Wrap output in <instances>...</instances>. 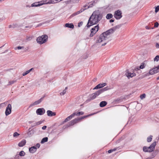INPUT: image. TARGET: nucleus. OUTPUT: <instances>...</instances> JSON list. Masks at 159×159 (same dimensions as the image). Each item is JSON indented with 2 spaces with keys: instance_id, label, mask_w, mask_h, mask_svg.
I'll use <instances>...</instances> for the list:
<instances>
[{
  "instance_id": "c9c22d12",
  "label": "nucleus",
  "mask_w": 159,
  "mask_h": 159,
  "mask_svg": "<svg viewBox=\"0 0 159 159\" xmlns=\"http://www.w3.org/2000/svg\"><path fill=\"white\" fill-rule=\"evenodd\" d=\"M6 104L5 102L2 103L0 104V109L2 107H4L5 106Z\"/></svg>"
},
{
  "instance_id": "4468645a",
  "label": "nucleus",
  "mask_w": 159,
  "mask_h": 159,
  "mask_svg": "<svg viewBox=\"0 0 159 159\" xmlns=\"http://www.w3.org/2000/svg\"><path fill=\"white\" fill-rule=\"evenodd\" d=\"M45 3L47 4H55L60 2L59 0H45Z\"/></svg>"
},
{
  "instance_id": "9b49d317",
  "label": "nucleus",
  "mask_w": 159,
  "mask_h": 159,
  "mask_svg": "<svg viewBox=\"0 0 159 159\" xmlns=\"http://www.w3.org/2000/svg\"><path fill=\"white\" fill-rule=\"evenodd\" d=\"M96 2L97 1L95 2V1H92L89 3L88 6L85 5L83 7L84 8H85L86 9H88L89 7H93V6H94Z\"/></svg>"
},
{
  "instance_id": "6e6d98bb",
  "label": "nucleus",
  "mask_w": 159,
  "mask_h": 159,
  "mask_svg": "<svg viewBox=\"0 0 159 159\" xmlns=\"http://www.w3.org/2000/svg\"><path fill=\"white\" fill-rule=\"evenodd\" d=\"M114 21V20L113 19H111L110 20V22H113Z\"/></svg>"
},
{
  "instance_id": "5fc2aeb1",
  "label": "nucleus",
  "mask_w": 159,
  "mask_h": 159,
  "mask_svg": "<svg viewBox=\"0 0 159 159\" xmlns=\"http://www.w3.org/2000/svg\"><path fill=\"white\" fill-rule=\"evenodd\" d=\"M33 69V68H32L31 69H30L29 70H28V71L30 73L31 71Z\"/></svg>"
},
{
  "instance_id": "8fccbe9b",
  "label": "nucleus",
  "mask_w": 159,
  "mask_h": 159,
  "mask_svg": "<svg viewBox=\"0 0 159 159\" xmlns=\"http://www.w3.org/2000/svg\"><path fill=\"white\" fill-rule=\"evenodd\" d=\"M47 128V126H43L42 127V129L43 130H44L45 129H46Z\"/></svg>"
},
{
  "instance_id": "774afa93",
  "label": "nucleus",
  "mask_w": 159,
  "mask_h": 159,
  "mask_svg": "<svg viewBox=\"0 0 159 159\" xmlns=\"http://www.w3.org/2000/svg\"><path fill=\"white\" fill-rule=\"evenodd\" d=\"M29 123H30L31 122V121H29Z\"/></svg>"
},
{
  "instance_id": "0eeeda50",
  "label": "nucleus",
  "mask_w": 159,
  "mask_h": 159,
  "mask_svg": "<svg viewBox=\"0 0 159 159\" xmlns=\"http://www.w3.org/2000/svg\"><path fill=\"white\" fill-rule=\"evenodd\" d=\"M122 12L119 10L116 11L114 14V16L117 20L120 19L122 17Z\"/></svg>"
},
{
  "instance_id": "09e8293b",
  "label": "nucleus",
  "mask_w": 159,
  "mask_h": 159,
  "mask_svg": "<svg viewBox=\"0 0 159 159\" xmlns=\"http://www.w3.org/2000/svg\"><path fill=\"white\" fill-rule=\"evenodd\" d=\"M113 152V150L112 149H110L108 151V152L109 153H110Z\"/></svg>"
},
{
  "instance_id": "b1692460",
  "label": "nucleus",
  "mask_w": 159,
  "mask_h": 159,
  "mask_svg": "<svg viewBox=\"0 0 159 159\" xmlns=\"http://www.w3.org/2000/svg\"><path fill=\"white\" fill-rule=\"evenodd\" d=\"M85 10H86V8H84L83 7V8H81L80 10L79 11H77V12H75V14L77 15L79 14L80 13L82 12L83 11Z\"/></svg>"
},
{
  "instance_id": "9d476101",
  "label": "nucleus",
  "mask_w": 159,
  "mask_h": 159,
  "mask_svg": "<svg viewBox=\"0 0 159 159\" xmlns=\"http://www.w3.org/2000/svg\"><path fill=\"white\" fill-rule=\"evenodd\" d=\"M11 106L10 104H8L7 107L5 111V114L6 116L9 115L11 112Z\"/></svg>"
},
{
  "instance_id": "a18cd8bd",
  "label": "nucleus",
  "mask_w": 159,
  "mask_h": 159,
  "mask_svg": "<svg viewBox=\"0 0 159 159\" xmlns=\"http://www.w3.org/2000/svg\"><path fill=\"white\" fill-rule=\"evenodd\" d=\"M76 15L75 14V12H74V13H73V14H72L70 16V17H72L75 16H76Z\"/></svg>"
},
{
  "instance_id": "e2e57ef3",
  "label": "nucleus",
  "mask_w": 159,
  "mask_h": 159,
  "mask_svg": "<svg viewBox=\"0 0 159 159\" xmlns=\"http://www.w3.org/2000/svg\"><path fill=\"white\" fill-rule=\"evenodd\" d=\"M157 68H158V70H159V65L157 67Z\"/></svg>"
},
{
  "instance_id": "37998d69",
  "label": "nucleus",
  "mask_w": 159,
  "mask_h": 159,
  "mask_svg": "<svg viewBox=\"0 0 159 159\" xmlns=\"http://www.w3.org/2000/svg\"><path fill=\"white\" fill-rule=\"evenodd\" d=\"M32 39V38L30 37H27L26 39L28 41Z\"/></svg>"
},
{
  "instance_id": "4c0bfd02",
  "label": "nucleus",
  "mask_w": 159,
  "mask_h": 159,
  "mask_svg": "<svg viewBox=\"0 0 159 159\" xmlns=\"http://www.w3.org/2000/svg\"><path fill=\"white\" fill-rule=\"evenodd\" d=\"M146 97V95L145 94H143L142 95H141L140 96V98L141 99H143L144 98H145Z\"/></svg>"
},
{
  "instance_id": "c756f323",
  "label": "nucleus",
  "mask_w": 159,
  "mask_h": 159,
  "mask_svg": "<svg viewBox=\"0 0 159 159\" xmlns=\"http://www.w3.org/2000/svg\"><path fill=\"white\" fill-rule=\"evenodd\" d=\"M25 154V152L23 151H21L20 152L19 155L20 156H24Z\"/></svg>"
},
{
  "instance_id": "338daca9",
  "label": "nucleus",
  "mask_w": 159,
  "mask_h": 159,
  "mask_svg": "<svg viewBox=\"0 0 159 159\" xmlns=\"http://www.w3.org/2000/svg\"><path fill=\"white\" fill-rule=\"evenodd\" d=\"M157 80H159V77H158L157 78Z\"/></svg>"
},
{
  "instance_id": "2f4dec72",
  "label": "nucleus",
  "mask_w": 159,
  "mask_h": 159,
  "mask_svg": "<svg viewBox=\"0 0 159 159\" xmlns=\"http://www.w3.org/2000/svg\"><path fill=\"white\" fill-rule=\"evenodd\" d=\"M24 48V47L23 46H18L17 47L15 48V49L16 50L17 49H18V50H19L22 49H23Z\"/></svg>"
},
{
  "instance_id": "4be33fe9",
  "label": "nucleus",
  "mask_w": 159,
  "mask_h": 159,
  "mask_svg": "<svg viewBox=\"0 0 159 159\" xmlns=\"http://www.w3.org/2000/svg\"><path fill=\"white\" fill-rule=\"evenodd\" d=\"M155 69H152V70H151L149 71V73L150 74L152 75L155 73H157V71L155 70H154Z\"/></svg>"
},
{
  "instance_id": "c85d7f7f",
  "label": "nucleus",
  "mask_w": 159,
  "mask_h": 159,
  "mask_svg": "<svg viewBox=\"0 0 159 159\" xmlns=\"http://www.w3.org/2000/svg\"><path fill=\"white\" fill-rule=\"evenodd\" d=\"M48 140V138L47 137H45L43 138L42 140L41 143H43L45 142H46Z\"/></svg>"
},
{
  "instance_id": "052dcab7",
  "label": "nucleus",
  "mask_w": 159,
  "mask_h": 159,
  "mask_svg": "<svg viewBox=\"0 0 159 159\" xmlns=\"http://www.w3.org/2000/svg\"><path fill=\"white\" fill-rule=\"evenodd\" d=\"M5 0H0V2H2L3 1H5Z\"/></svg>"
},
{
  "instance_id": "5701e85b",
  "label": "nucleus",
  "mask_w": 159,
  "mask_h": 159,
  "mask_svg": "<svg viewBox=\"0 0 159 159\" xmlns=\"http://www.w3.org/2000/svg\"><path fill=\"white\" fill-rule=\"evenodd\" d=\"M107 104V102L105 101L101 102L100 104V106L101 107H103L105 106Z\"/></svg>"
},
{
  "instance_id": "2eb2a0df",
  "label": "nucleus",
  "mask_w": 159,
  "mask_h": 159,
  "mask_svg": "<svg viewBox=\"0 0 159 159\" xmlns=\"http://www.w3.org/2000/svg\"><path fill=\"white\" fill-rule=\"evenodd\" d=\"M44 97V96H43V97H42L41 98H40L38 100L35 101L33 104H31L30 105V106H32L37 105L39 104L43 100Z\"/></svg>"
},
{
  "instance_id": "f257e3e1",
  "label": "nucleus",
  "mask_w": 159,
  "mask_h": 159,
  "mask_svg": "<svg viewBox=\"0 0 159 159\" xmlns=\"http://www.w3.org/2000/svg\"><path fill=\"white\" fill-rule=\"evenodd\" d=\"M116 29V27H113L100 35L99 38L96 40V42L102 43V46L105 45L108 42L110 35L113 33Z\"/></svg>"
},
{
  "instance_id": "473e14b6",
  "label": "nucleus",
  "mask_w": 159,
  "mask_h": 159,
  "mask_svg": "<svg viewBox=\"0 0 159 159\" xmlns=\"http://www.w3.org/2000/svg\"><path fill=\"white\" fill-rule=\"evenodd\" d=\"M34 134V132L33 131H29L28 133V135L30 137L31 136Z\"/></svg>"
},
{
  "instance_id": "e433bc0d",
  "label": "nucleus",
  "mask_w": 159,
  "mask_h": 159,
  "mask_svg": "<svg viewBox=\"0 0 159 159\" xmlns=\"http://www.w3.org/2000/svg\"><path fill=\"white\" fill-rule=\"evenodd\" d=\"M66 93V91L65 90H63L62 92H61L60 93V95H63L65 94Z\"/></svg>"
},
{
  "instance_id": "bb28decb",
  "label": "nucleus",
  "mask_w": 159,
  "mask_h": 159,
  "mask_svg": "<svg viewBox=\"0 0 159 159\" xmlns=\"http://www.w3.org/2000/svg\"><path fill=\"white\" fill-rule=\"evenodd\" d=\"M113 17V15L109 13L107 14L106 17L107 19H109L112 18Z\"/></svg>"
},
{
  "instance_id": "aec40b11",
  "label": "nucleus",
  "mask_w": 159,
  "mask_h": 159,
  "mask_svg": "<svg viewBox=\"0 0 159 159\" xmlns=\"http://www.w3.org/2000/svg\"><path fill=\"white\" fill-rule=\"evenodd\" d=\"M74 116L73 113L71 115L67 117L64 120V122H66L68 121L70 119H71Z\"/></svg>"
},
{
  "instance_id": "680f3d73",
  "label": "nucleus",
  "mask_w": 159,
  "mask_h": 159,
  "mask_svg": "<svg viewBox=\"0 0 159 159\" xmlns=\"http://www.w3.org/2000/svg\"><path fill=\"white\" fill-rule=\"evenodd\" d=\"M67 87H66L65 88V89L64 90H65L66 91V90L67 89Z\"/></svg>"
},
{
  "instance_id": "ddd939ff",
  "label": "nucleus",
  "mask_w": 159,
  "mask_h": 159,
  "mask_svg": "<svg viewBox=\"0 0 159 159\" xmlns=\"http://www.w3.org/2000/svg\"><path fill=\"white\" fill-rule=\"evenodd\" d=\"M45 2H44V1H43L40 2H39V3H38V2H35L32 4L31 5V7H38L41 6L44 4H46V3H45Z\"/></svg>"
},
{
  "instance_id": "864d4df0",
  "label": "nucleus",
  "mask_w": 159,
  "mask_h": 159,
  "mask_svg": "<svg viewBox=\"0 0 159 159\" xmlns=\"http://www.w3.org/2000/svg\"><path fill=\"white\" fill-rule=\"evenodd\" d=\"M41 122H38L37 123H36V125H39V124H41Z\"/></svg>"
},
{
  "instance_id": "7c9ffc66",
  "label": "nucleus",
  "mask_w": 159,
  "mask_h": 159,
  "mask_svg": "<svg viewBox=\"0 0 159 159\" xmlns=\"http://www.w3.org/2000/svg\"><path fill=\"white\" fill-rule=\"evenodd\" d=\"M16 81H17V80H13L12 81H10L8 83V85L12 84H14V83L16 82Z\"/></svg>"
},
{
  "instance_id": "c03bdc74",
  "label": "nucleus",
  "mask_w": 159,
  "mask_h": 159,
  "mask_svg": "<svg viewBox=\"0 0 159 159\" xmlns=\"http://www.w3.org/2000/svg\"><path fill=\"white\" fill-rule=\"evenodd\" d=\"M40 146V145L39 143H37L36 145V148H37H37H39Z\"/></svg>"
},
{
  "instance_id": "49530a36",
  "label": "nucleus",
  "mask_w": 159,
  "mask_h": 159,
  "mask_svg": "<svg viewBox=\"0 0 159 159\" xmlns=\"http://www.w3.org/2000/svg\"><path fill=\"white\" fill-rule=\"evenodd\" d=\"M156 47L157 48H159V43H157L156 45Z\"/></svg>"
},
{
  "instance_id": "a211bd4d",
  "label": "nucleus",
  "mask_w": 159,
  "mask_h": 159,
  "mask_svg": "<svg viewBox=\"0 0 159 159\" xmlns=\"http://www.w3.org/2000/svg\"><path fill=\"white\" fill-rule=\"evenodd\" d=\"M37 150V148L35 146H33L30 148L29 150L30 152L31 153H34Z\"/></svg>"
},
{
  "instance_id": "423d86ee",
  "label": "nucleus",
  "mask_w": 159,
  "mask_h": 159,
  "mask_svg": "<svg viewBox=\"0 0 159 159\" xmlns=\"http://www.w3.org/2000/svg\"><path fill=\"white\" fill-rule=\"evenodd\" d=\"M48 36L46 35H44L38 37L36 39L38 43L40 44H42L45 43L48 39Z\"/></svg>"
},
{
  "instance_id": "6e6552de",
  "label": "nucleus",
  "mask_w": 159,
  "mask_h": 159,
  "mask_svg": "<svg viewBox=\"0 0 159 159\" xmlns=\"http://www.w3.org/2000/svg\"><path fill=\"white\" fill-rule=\"evenodd\" d=\"M98 25H97L96 26L92 28L91 30V33L90 34V37H93L98 31Z\"/></svg>"
},
{
  "instance_id": "ea45409f",
  "label": "nucleus",
  "mask_w": 159,
  "mask_h": 159,
  "mask_svg": "<svg viewBox=\"0 0 159 159\" xmlns=\"http://www.w3.org/2000/svg\"><path fill=\"white\" fill-rule=\"evenodd\" d=\"M80 0H70V2L75 3L78 2Z\"/></svg>"
},
{
  "instance_id": "4d7b16f0",
  "label": "nucleus",
  "mask_w": 159,
  "mask_h": 159,
  "mask_svg": "<svg viewBox=\"0 0 159 159\" xmlns=\"http://www.w3.org/2000/svg\"><path fill=\"white\" fill-rule=\"evenodd\" d=\"M155 155L154 154H153V153L152 154V157H151V158H153L154 157H155Z\"/></svg>"
},
{
  "instance_id": "f3484780",
  "label": "nucleus",
  "mask_w": 159,
  "mask_h": 159,
  "mask_svg": "<svg viewBox=\"0 0 159 159\" xmlns=\"http://www.w3.org/2000/svg\"><path fill=\"white\" fill-rule=\"evenodd\" d=\"M47 115L48 116H55L56 115V113L55 112H53L51 111L48 110L47 111Z\"/></svg>"
},
{
  "instance_id": "39448f33",
  "label": "nucleus",
  "mask_w": 159,
  "mask_h": 159,
  "mask_svg": "<svg viewBox=\"0 0 159 159\" xmlns=\"http://www.w3.org/2000/svg\"><path fill=\"white\" fill-rule=\"evenodd\" d=\"M92 115V114L89 115L87 116H84L81 117L80 118H75L71 120L70 122H69V126L73 125H74L75 124L80 122L81 120L84 118H86L87 117L89 116Z\"/></svg>"
},
{
  "instance_id": "1a4fd4ad",
  "label": "nucleus",
  "mask_w": 159,
  "mask_h": 159,
  "mask_svg": "<svg viewBox=\"0 0 159 159\" xmlns=\"http://www.w3.org/2000/svg\"><path fill=\"white\" fill-rule=\"evenodd\" d=\"M45 110L43 108H39L36 111V113L38 115H42L45 113Z\"/></svg>"
},
{
  "instance_id": "72a5a7b5",
  "label": "nucleus",
  "mask_w": 159,
  "mask_h": 159,
  "mask_svg": "<svg viewBox=\"0 0 159 159\" xmlns=\"http://www.w3.org/2000/svg\"><path fill=\"white\" fill-rule=\"evenodd\" d=\"M159 60V55H157L154 58V61H157Z\"/></svg>"
},
{
  "instance_id": "a19ab883",
  "label": "nucleus",
  "mask_w": 159,
  "mask_h": 159,
  "mask_svg": "<svg viewBox=\"0 0 159 159\" xmlns=\"http://www.w3.org/2000/svg\"><path fill=\"white\" fill-rule=\"evenodd\" d=\"M29 73V72L28 71V70H27L25 72L23 73L22 74V75L23 76H24L26 75H27V74H28Z\"/></svg>"
},
{
  "instance_id": "20e7f679",
  "label": "nucleus",
  "mask_w": 159,
  "mask_h": 159,
  "mask_svg": "<svg viewBox=\"0 0 159 159\" xmlns=\"http://www.w3.org/2000/svg\"><path fill=\"white\" fill-rule=\"evenodd\" d=\"M156 145V142L155 141L152 143L149 147H143V151L145 152H152L155 149Z\"/></svg>"
},
{
  "instance_id": "6ab92c4d",
  "label": "nucleus",
  "mask_w": 159,
  "mask_h": 159,
  "mask_svg": "<svg viewBox=\"0 0 159 159\" xmlns=\"http://www.w3.org/2000/svg\"><path fill=\"white\" fill-rule=\"evenodd\" d=\"M26 143V140L23 139L18 143V145L19 147H22L24 146L25 144Z\"/></svg>"
},
{
  "instance_id": "603ef678",
  "label": "nucleus",
  "mask_w": 159,
  "mask_h": 159,
  "mask_svg": "<svg viewBox=\"0 0 159 159\" xmlns=\"http://www.w3.org/2000/svg\"><path fill=\"white\" fill-rule=\"evenodd\" d=\"M11 27H13V28H14V26H12V25H9V28H11Z\"/></svg>"
},
{
  "instance_id": "3c124183",
  "label": "nucleus",
  "mask_w": 159,
  "mask_h": 159,
  "mask_svg": "<svg viewBox=\"0 0 159 159\" xmlns=\"http://www.w3.org/2000/svg\"><path fill=\"white\" fill-rule=\"evenodd\" d=\"M153 69H155L154 70L157 71V73L159 72V70H158L157 67L154 68Z\"/></svg>"
},
{
  "instance_id": "de8ad7c7",
  "label": "nucleus",
  "mask_w": 159,
  "mask_h": 159,
  "mask_svg": "<svg viewBox=\"0 0 159 159\" xmlns=\"http://www.w3.org/2000/svg\"><path fill=\"white\" fill-rule=\"evenodd\" d=\"M158 23L157 22L155 23L154 25L155 27H157L158 26Z\"/></svg>"
},
{
  "instance_id": "79ce46f5",
  "label": "nucleus",
  "mask_w": 159,
  "mask_h": 159,
  "mask_svg": "<svg viewBox=\"0 0 159 159\" xmlns=\"http://www.w3.org/2000/svg\"><path fill=\"white\" fill-rule=\"evenodd\" d=\"M83 24V22L82 21L80 22L78 24V26L79 27H80Z\"/></svg>"
},
{
  "instance_id": "393cba45",
  "label": "nucleus",
  "mask_w": 159,
  "mask_h": 159,
  "mask_svg": "<svg viewBox=\"0 0 159 159\" xmlns=\"http://www.w3.org/2000/svg\"><path fill=\"white\" fill-rule=\"evenodd\" d=\"M73 114L75 116H79L80 115H82L84 114V112L83 111L79 112L77 113L75 112L73 113Z\"/></svg>"
},
{
  "instance_id": "69168bd1",
  "label": "nucleus",
  "mask_w": 159,
  "mask_h": 159,
  "mask_svg": "<svg viewBox=\"0 0 159 159\" xmlns=\"http://www.w3.org/2000/svg\"><path fill=\"white\" fill-rule=\"evenodd\" d=\"M3 20V19H0V21H2Z\"/></svg>"
},
{
  "instance_id": "412c9836",
  "label": "nucleus",
  "mask_w": 159,
  "mask_h": 159,
  "mask_svg": "<svg viewBox=\"0 0 159 159\" xmlns=\"http://www.w3.org/2000/svg\"><path fill=\"white\" fill-rule=\"evenodd\" d=\"M65 26L71 29H73L74 28V25L72 23H66L65 24Z\"/></svg>"
},
{
  "instance_id": "0e129e2a",
  "label": "nucleus",
  "mask_w": 159,
  "mask_h": 159,
  "mask_svg": "<svg viewBox=\"0 0 159 159\" xmlns=\"http://www.w3.org/2000/svg\"><path fill=\"white\" fill-rule=\"evenodd\" d=\"M119 101V100L118 99H117V100H115V102H117Z\"/></svg>"
},
{
  "instance_id": "dca6fc26",
  "label": "nucleus",
  "mask_w": 159,
  "mask_h": 159,
  "mask_svg": "<svg viewBox=\"0 0 159 159\" xmlns=\"http://www.w3.org/2000/svg\"><path fill=\"white\" fill-rule=\"evenodd\" d=\"M107 85V84L106 83H102L101 84H99L96 86L93 89H100L104 86H106Z\"/></svg>"
},
{
  "instance_id": "13d9d810",
  "label": "nucleus",
  "mask_w": 159,
  "mask_h": 159,
  "mask_svg": "<svg viewBox=\"0 0 159 159\" xmlns=\"http://www.w3.org/2000/svg\"><path fill=\"white\" fill-rule=\"evenodd\" d=\"M113 150V151H116V148H114L113 149H112Z\"/></svg>"
},
{
  "instance_id": "f03ea898",
  "label": "nucleus",
  "mask_w": 159,
  "mask_h": 159,
  "mask_svg": "<svg viewBox=\"0 0 159 159\" xmlns=\"http://www.w3.org/2000/svg\"><path fill=\"white\" fill-rule=\"evenodd\" d=\"M102 15L98 11H94L90 17L86 26L89 28L91 26L97 24L102 19Z\"/></svg>"
},
{
  "instance_id": "bf43d9fd",
  "label": "nucleus",
  "mask_w": 159,
  "mask_h": 159,
  "mask_svg": "<svg viewBox=\"0 0 159 159\" xmlns=\"http://www.w3.org/2000/svg\"><path fill=\"white\" fill-rule=\"evenodd\" d=\"M152 159V158H151V157H148L146 158V159Z\"/></svg>"
},
{
  "instance_id": "f704fd0d",
  "label": "nucleus",
  "mask_w": 159,
  "mask_h": 159,
  "mask_svg": "<svg viewBox=\"0 0 159 159\" xmlns=\"http://www.w3.org/2000/svg\"><path fill=\"white\" fill-rule=\"evenodd\" d=\"M20 135V134H18L17 132H15L13 134V136L14 137H16Z\"/></svg>"
},
{
  "instance_id": "58836bf2",
  "label": "nucleus",
  "mask_w": 159,
  "mask_h": 159,
  "mask_svg": "<svg viewBox=\"0 0 159 159\" xmlns=\"http://www.w3.org/2000/svg\"><path fill=\"white\" fill-rule=\"evenodd\" d=\"M159 10V6H157L156 8L155 9V12L157 13Z\"/></svg>"
},
{
  "instance_id": "a878e982",
  "label": "nucleus",
  "mask_w": 159,
  "mask_h": 159,
  "mask_svg": "<svg viewBox=\"0 0 159 159\" xmlns=\"http://www.w3.org/2000/svg\"><path fill=\"white\" fill-rule=\"evenodd\" d=\"M145 67V66L143 63H142L139 67L137 68V70H139L140 69H143Z\"/></svg>"
},
{
  "instance_id": "f8f14e48",
  "label": "nucleus",
  "mask_w": 159,
  "mask_h": 159,
  "mask_svg": "<svg viewBox=\"0 0 159 159\" xmlns=\"http://www.w3.org/2000/svg\"><path fill=\"white\" fill-rule=\"evenodd\" d=\"M125 73L126 76L128 77V78H132L135 76L136 75L134 73H131L129 72L128 70H126Z\"/></svg>"
},
{
  "instance_id": "cd10ccee",
  "label": "nucleus",
  "mask_w": 159,
  "mask_h": 159,
  "mask_svg": "<svg viewBox=\"0 0 159 159\" xmlns=\"http://www.w3.org/2000/svg\"><path fill=\"white\" fill-rule=\"evenodd\" d=\"M152 136L151 135H150L147 138V142L149 143L152 140Z\"/></svg>"
},
{
  "instance_id": "7ed1b4c3",
  "label": "nucleus",
  "mask_w": 159,
  "mask_h": 159,
  "mask_svg": "<svg viewBox=\"0 0 159 159\" xmlns=\"http://www.w3.org/2000/svg\"><path fill=\"white\" fill-rule=\"evenodd\" d=\"M109 89V88L108 87H107L99 90L91 94L89 96L90 100L94 99L97 96L99 95L100 94Z\"/></svg>"
}]
</instances>
